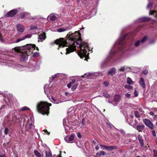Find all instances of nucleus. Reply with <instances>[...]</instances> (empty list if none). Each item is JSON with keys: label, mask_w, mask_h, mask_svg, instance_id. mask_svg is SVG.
Masks as SVG:
<instances>
[{"label": "nucleus", "mask_w": 157, "mask_h": 157, "mask_svg": "<svg viewBox=\"0 0 157 157\" xmlns=\"http://www.w3.org/2000/svg\"><path fill=\"white\" fill-rule=\"evenodd\" d=\"M135 115L137 118H139L140 117V115L139 114V112L136 111H134Z\"/></svg>", "instance_id": "c85d7f7f"}, {"label": "nucleus", "mask_w": 157, "mask_h": 157, "mask_svg": "<svg viewBox=\"0 0 157 157\" xmlns=\"http://www.w3.org/2000/svg\"><path fill=\"white\" fill-rule=\"evenodd\" d=\"M134 93L135 96V97H137L138 96V92L137 91H136V90H134Z\"/></svg>", "instance_id": "ea45409f"}, {"label": "nucleus", "mask_w": 157, "mask_h": 157, "mask_svg": "<svg viewBox=\"0 0 157 157\" xmlns=\"http://www.w3.org/2000/svg\"><path fill=\"white\" fill-rule=\"evenodd\" d=\"M51 105V103L48 104L46 102L41 101L37 104L36 108L40 113L43 115H48L49 113V107Z\"/></svg>", "instance_id": "f03ea898"}, {"label": "nucleus", "mask_w": 157, "mask_h": 157, "mask_svg": "<svg viewBox=\"0 0 157 157\" xmlns=\"http://www.w3.org/2000/svg\"><path fill=\"white\" fill-rule=\"evenodd\" d=\"M51 101L55 104H57L58 103L56 101V100L52 97H51L50 99Z\"/></svg>", "instance_id": "c756f323"}, {"label": "nucleus", "mask_w": 157, "mask_h": 157, "mask_svg": "<svg viewBox=\"0 0 157 157\" xmlns=\"http://www.w3.org/2000/svg\"><path fill=\"white\" fill-rule=\"evenodd\" d=\"M34 154L37 157H41V156H44L43 153L41 155V154L37 150H35L34 151Z\"/></svg>", "instance_id": "aec40b11"}, {"label": "nucleus", "mask_w": 157, "mask_h": 157, "mask_svg": "<svg viewBox=\"0 0 157 157\" xmlns=\"http://www.w3.org/2000/svg\"><path fill=\"white\" fill-rule=\"evenodd\" d=\"M143 122L147 126L151 129H154V126L151 121L147 119H144L143 120Z\"/></svg>", "instance_id": "7ed1b4c3"}, {"label": "nucleus", "mask_w": 157, "mask_h": 157, "mask_svg": "<svg viewBox=\"0 0 157 157\" xmlns=\"http://www.w3.org/2000/svg\"><path fill=\"white\" fill-rule=\"evenodd\" d=\"M65 94L67 96L68 94V93L67 92H66L65 93Z\"/></svg>", "instance_id": "69168bd1"}, {"label": "nucleus", "mask_w": 157, "mask_h": 157, "mask_svg": "<svg viewBox=\"0 0 157 157\" xmlns=\"http://www.w3.org/2000/svg\"><path fill=\"white\" fill-rule=\"evenodd\" d=\"M21 110L22 111H25L27 110H29V109L27 106H25L22 107Z\"/></svg>", "instance_id": "cd10ccee"}, {"label": "nucleus", "mask_w": 157, "mask_h": 157, "mask_svg": "<svg viewBox=\"0 0 157 157\" xmlns=\"http://www.w3.org/2000/svg\"><path fill=\"white\" fill-rule=\"evenodd\" d=\"M38 37V39L41 40V41H42V40H44L46 38V34L44 33H43L39 35Z\"/></svg>", "instance_id": "f8f14e48"}, {"label": "nucleus", "mask_w": 157, "mask_h": 157, "mask_svg": "<svg viewBox=\"0 0 157 157\" xmlns=\"http://www.w3.org/2000/svg\"><path fill=\"white\" fill-rule=\"evenodd\" d=\"M138 139L140 144L141 147H143L144 145V144L142 136L139 135L138 136Z\"/></svg>", "instance_id": "ddd939ff"}, {"label": "nucleus", "mask_w": 157, "mask_h": 157, "mask_svg": "<svg viewBox=\"0 0 157 157\" xmlns=\"http://www.w3.org/2000/svg\"><path fill=\"white\" fill-rule=\"evenodd\" d=\"M151 115L153 116L154 115V113L152 112H151L149 113Z\"/></svg>", "instance_id": "13d9d810"}, {"label": "nucleus", "mask_w": 157, "mask_h": 157, "mask_svg": "<svg viewBox=\"0 0 157 157\" xmlns=\"http://www.w3.org/2000/svg\"><path fill=\"white\" fill-rule=\"evenodd\" d=\"M152 134L154 136H156V133H155V130H152Z\"/></svg>", "instance_id": "a18cd8bd"}, {"label": "nucleus", "mask_w": 157, "mask_h": 157, "mask_svg": "<svg viewBox=\"0 0 157 157\" xmlns=\"http://www.w3.org/2000/svg\"><path fill=\"white\" fill-rule=\"evenodd\" d=\"M82 124H83V125H84L85 124V119H82Z\"/></svg>", "instance_id": "3c124183"}, {"label": "nucleus", "mask_w": 157, "mask_h": 157, "mask_svg": "<svg viewBox=\"0 0 157 157\" xmlns=\"http://www.w3.org/2000/svg\"><path fill=\"white\" fill-rule=\"evenodd\" d=\"M46 132H47V134H48V135H49L50 134V132H48L47 130L46 131Z\"/></svg>", "instance_id": "338daca9"}, {"label": "nucleus", "mask_w": 157, "mask_h": 157, "mask_svg": "<svg viewBox=\"0 0 157 157\" xmlns=\"http://www.w3.org/2000/svg\"><path fill=\"white\" fill-rule=\"evenodd\" d=\"M37 28V27L35 25H32L30 27V30H33L34 29H36Z\"/></svg>", "instance_id": "473e14b6"}, {"label": "nucleus", "mask_w": 157, "mask_h": 157, "mask_svg": "<svg viewBox=\"0 0 157 157\" xmlns=\"http://www.w3.org/2000/svg\"><path fill=\"white\" fill-rule=\"evenodd\" d=\"M67 29V28H61L57 29V31L59 32H62L66 31Z\"/></svg>", "instance_id": "4be33fe9"}, {"label": "nucleus", "mask_w": 157, "mask_h": 157, "mask_svg": "<svg viewBox=\"0 0 157 157\" xmlns=\"http://www.w3.org/2000/svg\"><path fill=\"white\" fill-rule=\"evenodd\" d=\"M28 56V54L26 53H22L21 56V61L24 62L27 59Z\"/></svg>", "instance_id": "0eeeda50"}, {"label": "nucleus", "mask_w": 157, "mask_h": 157, "mask_svg": "<svg viewBox=\"0 0 157 157\" xmlns=\"http://www.w3.org/2000/svg\"><path fill=\"white\" fill-rule=\"evenodd\" d=\"M115 102H119L121 100V97L118 94L115 95L113 98Z\"/></svg>", "instance_id": "2eb2a0df"}, {"label": "nucleus", "mask_w": 157, "mask_h": 157, "mask_svg": "<svg viewBox=\"0 0 157 157\" xmlns=\"http://www.w3.org/2000/svg\"><path fill=\"white\" fill-rule=\"evenodd\" d=\"M130 117L132 118H133V115H130Z\"/></svg>", "instance_id": "774afa93"}, {"label": "nucleus", "mask_w": 157, "mask_h": 157, "mask_svg": "<svg viewBox=\"0 0 157 157\" xmlns=\"http://www.w3.org/2000/svg\"><path fill=\"white\" fill-rule=\"evenodd\" d=\"M105 147V149L109 151H112L113 149H116L117 148V147L116 146H106Z\"/></svg>", "instance_id": "f3484780"}, {"label": "nucleus", "mask_w": 157, "mask_h": 157, "mask_svg": "<svg viewBox=\"0 0 157 157\" xmlns=\"http://www.w3.org/2000/svg\"><path fill=\"white\" fill-rule=\"evenodd\" d=\"M72 84L70 82L69 83H68L67 84V86L68 87V88H70L71 87Z\"/></svg>", "instance_id": "de8ad7c7"}, {"label": "nucleus", "mask_w": 157, "mask_h": 157, "mask_svg": "<svg viewBox=\"0 0 157 157\" xmlns=\"http://www.w3.org/2000/svg\"><path fill=\"white\" fill-rule=\"evenodd\" d=\"M101 155H106V153L103 151H100Z\"/></svg>", "instance_id": "e433bc0d"}, {"label": "nucleus", "mask_w": 157, "mask_h": 157, "mask_svg": "<svg viewBox=\"0 0 157 157\" xmlns=\"http://www.w3.org/2000/svg\"><path fill=\"white\" fill-rule=\"evenodd\" d=\"M75 136L73 135H71L70 136H66L64 138L65 140L67 143H69L70 141L73 140L74 139Z\"/></svg>", "instance_id": "423d86ee"}, {"label": "nucleus", "mask_w": 157, "mask_h": 157, "mask_svg": "<svg viewBox=\"0 0 157 157\" xmlns=\"http://www.w3.org/2000/svg\"><path fill=\"white\" fill-rule=\"evenodd\" d=\"M127 36V34H125L122 37V38L119 41V45L122 46L124 44L123 40L126 38Z\"/></svg>", "instance_id": "6ab92c4d"}, {"label": "nucleus", "mask_w": 157, "mask_h": 157, "mask_svg": "<svg viewBox=\"0 0 157 157\" xmlns=\"http://www.w3.org/2000/svg\"><path fill=\"white\" fill-rule=\"evenodd\" d=\"M36 47V45L35 44H29L27 45L25 48L26 50H30L32 52L33 51V48Z\"/></svg>", "instance_id": "6e6552de"}, {"label": "nucleus", "mask_w": 157, "mask_h": 157, "mask_svg": "<svg viewBox=\"0 0 157 157\" xmlns=\"http://www.w3.org/2000/svg\"><path fill=\"white\" fill-rule=\"evenodd\" d=\"M36 49L37 50V51H39V49L37 47H36H36H35V48H33V50H35V49Z\"/></svg>", "instance_id": "bf43d9fd"}, {"label": "nucleus", "mask_w": 157, "mask_h": 157, "mask_svg": "<svg viewBox=\"0 0 157 157\" xmlns=\"http://www.w3.org/2000/svg\"><path fill=\"white\" fill-rule=\"evenodd\" d=\"M154 156V157H157V151L156 150H153Z\"/></svg>", "instance_id": "72a5a7b5"}, {"label": "nucleus", "mask_w": 157, "mask_h": 157, "mask_svg": "<svg viewBox=\"0 0 157 157\" xmlns=\"http://www.w3.org/2000/svg\"><path fill=\"white\" fill-rule=\"evenodd\" d=\"M125 96H126V97H127V98H129L130 97V94H128V93H126L125 94Z\"/></svg>", "instance_id": "09e8293b"}, {"label": "nucleus", "mask_w": 157, "mask_h": 157, "mask_svg": "<svg viewBox=\"0 0 157 157\" xmlns=\"http://www.w3.org/2000/svg\"><path fill=\"white\" fill-rule=\"evenodd\" d=\"M140 20L142 22H144L149 21L151 20V19L147 17H144L141 18Z\"/></svg>", "instance_id": "4468645a"}, {"label": "nucleus", "mask_w": 157, "mask_h": 157, "mask_svg": "<svg viewBox=\"0 0 157 157\" xmlns=\"http://www.w3.org/2000/svg\"><path fill=\"white\" fill-rule=\"evenodd\" d=\"M124 87L128 89V90H130L132 89V86L129 85H126L124 86Z\"/></svg>", "instance_id": "a878e982"}, {"label": "nucleus", "mask_w": 157, "mask_h": 157, "mask_svg": "<svg viewBox=\"0 0 157 157\" xmlns=\"http://www.w3.org/2000/svg\"><path fill=\"white\" fill-rule=\"evenodd\" d=\"M144 128V125H138L136 126V129L139 132L141 131V130H143Z\"/></svg>", "instance_id": "a211bd4d"}, {"label": "nucleus", "mask_w": 157, "mask_h": 157, "mask_svg": "<svg viewBox=\"0 0 157 157\" xmlns=\"http://www.w3.org/2000/svg\"><path fill=\"white\" fill-rule=\"evenodd\" d=\"M96 155H98L99 156H101V154L100 152V153H97L96 154Z\"/></svg>", "instance_id": "052dcab7"}, {"label": "nucleus", "mask_w": 157, "mask_h": 157, "mask_svg": "<svg viewBox=\"0 0 157 157\" xmlns=\"http://www.w3.org/2000/svg\"><path fill=\"white\" fill-rule=\"evenodd\" d=\"M80 36V33L77 31L71 34L68 33L67 36L68 39V40H71L72 41V43H68V42L64 40L63 38H60L56 40L55 41V43L57 45H59V47L68 46L66 49V54H69L76 50V45H79L80 48V51L78 52V55L81 58L83 57H86L87 56V49L88 47L87 44L86 43H81V38Z\"/></svg>", "instance_id": "f257e3e1"}, {"label": "nucleus", "mask_w": 157, "mask_h": 157, "mask_svg": "<svg viewBox=\"0 0 157 157\" xmlns=\"http://www.w3.org/2000/svg\"><path fill=\"white\" fill-rule=\"evenodd\" d=\"M46 153L45 157H52V154L50 151H45Z\"/></svg>", "instance_id": "b1692460"}, {"label": "nucleus", "mask_w": 157, "mask_h": 157, "mask_svg": "<svg viewBox=\"0 0 157 157\" xmlns=\"http://www.w3.org/2000/svg\"><path fill=\"white\" fill-rule=\"evenodd\" d=\"M14 49L15 51H16L17 52H19L20 51V49L18 47H15Z\"/></svg>", "instance_id": "79ce46f5"}, {"label": "nucleus", "mask_w": 157, "mask_h": 157, "mask_svg": "<svg viewBox=\"0 0 157 157\" xmlns=\"http://www.w3.org/2000/svg\"><path fill=\"white\" fill-rule=\"evenodd\" d=\"M0 40L1 41H3V40L2 38V36L1 34H0Z\"/></svg>", "instance_id": "6e6d98bb"}, {"label": "nucleus", "mask_w": 157, "mask_h": 157, "mask_svg": "<svg viewBox=\"0 0 157 157\" xmlns=\"http://www.w3.org/2000/svg\"><path fill=\"white\" fill-rule=\"evenodd\" d=\"M127 83L129 84H131L133 83V82L132 81V79L129 77L127 78Z\"/></svg>", "instance_id": "393cba45"}, {"label": "nucleus", "mask_w": 157, "mask_h": 157, "mask_svg": "<svg viewBox=\"0 0 157 157\" xmlns=\"http://www.w3.org/2000/svg\"><path fill=\"white\" fill-rule=\"evenodd\" d=\"M56 77V75H54L53 76H52V80H53Z\"/></svg>", "instance_id": "603ef678"}, {"label": "nucleus", "mask_w": 157, "mask_h": 157, "mask_svg": "<svg viewBox=\"0 0 157 157\" xmlns=\"http://www.w3.org/2000/svg\"><path fill=\"white\" fill-rule=\"evenodd\" d=\"M149 13L150 15H154L155 14L154 16L157 18V11H150Z\"/></svg>", "instance_id": "5701e85b"}, {"label": "nucleus", "mask_w": 157, "mask_h": 157, "mask_svg": "<svg viewBox=\"0 0 157 157\" xmlns=\"http://www.w3.org/2000/svg\"><path fill=\"white\" fill-rule=\"evenodd\" d=\"M103 96L106 98H108L109 97V95L107 94H104Z\"/></svg>", "instance_id": "37998d69"}, {"label": "nucleus", "mask_w": 157, "mask_h": 157, "mask_svg": "<svg viewBox=\"0 0 157 157\" xmlns=\"http://www.w3.org/2000/svg\"><path fill=\"white\" fill-rule=\"evenodd\" d=\"M13 118H16V119H17V116H16L15 114H13Z\"/></svg>", "instance_id": "4d7b16f0"}, {"label": "nucleus", "mask_w": 157, "mask_h": 157, "mask_svg": "<svg viewBox=\"0 0 157 157\" xmlns=\"http://www.w3.org/2000/svg\"><path fill=\"white\" fill-rule=\"evenodd\" d=\"M139 83L143 88H145L146 85L145 83L144 80L143 78L142 77L140 78L139 81Z\"/></svg>", "instance_id": "9b49d317"}, {"label": "nucleus", "mask_w": 157, "mask_h": 157, "mask_svg": "<svg viewBox=\"0 0 157 157\" xmlns=\"http://www.w3.org/2000/svg\"><path fill=\"white\" fill-rule=\"evenodd\" d=\"M93 75V74H91V73H90V74H88V77H92V76Z\"/></svg>", "instance_id": "5fc2aeb1"}, {"label": "nucleus", "mask_w": 157, "mask_h": 157, "mask_svg": "<svg viewBox=\"0 0 157 157\" xmlns=\"http://www.w3.org/2000/svg\"><path fill=\"white\" fill-rule=\"evenodd\" d=\"M152 6V4L151 2H150L148 4L147 6V8H151V7Z\"/></svg>", "instance_id": "f704fd0d"}, {"label": "nucleus", "mask_w": 157, "mask_h": 157, "mask_svg": "<svg viewBox=\"0 0 157 157\" xmlns=\"http://www.w3.org/2000/svg\"><path fill=\"white\" fill-rule=\"evenodd\" d=\"M140 41L138 40L137 41L135 44V46L136 47H138L140 44Z\"/></svg>", "instance_id": "c9c22d12"}, {"label": "nucleus", "mask_w": 157, "mask_h": 157, "mask_svg": "<svg viewBox=\"0 0 157 157\" xmlns=\"http://www.w3.org/2000/svg\"><path fill=\"white\" fill-rule=\"evenodd\" d=\"M25 17H27V19H29L33 20L34 19V17L31 16L30 13L28 12H25L21 14V18L23 19Z\"/></svg>", "instance_id": "39448f33"}, {"label": "nucleus", "mask_w": 157, "mask_h": 157, "mask_svg": "<svg viewBox=\"0 0 157 157\" xmlns=\"http://www.w3.org/2000/svg\"><path fill=\"white\" fill-rule=\"evenodd\" d=\"M54 157H62L61 156V154H60V155H59V157H58V156H57L56 155H54Z\"/></svg>", "instance_id": "e2e57ef3"}, {"label": "nucleus", "mask_w": 157, "mask_h": 157, "mask_svg": "<svg viewBox=\"0 0 157 157\" xmlns=\"http://www.w3.org/2000/svg\"><path fill=\"white\" fill-rule=\"evenodd\" d=\"M77 135L78 137L79 138H81L82 136L80 133H79V132L77 134Z\"/></svg>", "instance_id": "49530a36"}, {"label": "nucleus", "mask_w": 157, "mask_h": 157, "mask_svg": "<svg viewBox=\"0 0 157 157\" xmlns=\"http://www.w3.org/2000/svg\"><path fill=\"white\" fill-rule=\"evenodd\" d=\"M78 84V83L75 84L71 87V89L73 91L75 90L77 88Z\"/></svg>", "instance_id": "bb28decb"}, {"label": "nucleus", "mask_w": 157, "mask_h": 157, "mask_svg": "<svg viewBox=\"0 0 157 157\" xmlns=\"http://www.w3.org/2000/svg\"><path fill=\"white\" fill-rule=\"evenodd\" d=\"M48 18H49L52 21H54L56 20V16L54 15L51 14L48 17Z\"/></svg>", "instance_id": "412c9836"}, {"label": "nucleus", "mask_w": 157, "mask_h": 157, "mask_svg": "<svg viewBox=\"0 0 157 157\" xmlns=\"http://www.w3.org/2000/svg\"><path fill=\"white\" fill-rule=\"evenodd\" d=\"M8 129L7 128H6L4 130V133L5 134L7 135L8 134Z\"/></svg>", "instance_id": "4c0bfd02"}, {"label": "nucleus", "mask_w": 157, "mask_h": 157, "mask_svg": "<svg viewBox=\"0 0 157 157\" xmlns=\"http://www.w3.org/2000/svg\"><path fill=\"white\" fill-rule=\"evenodd\" d=\"M125 69V67H121L119 69V70L120 71H124Z\"/></svg>", "instance_id": "58836bf2"}, {"label": "nucleus", "mask_w": 157, "mask_h": 157, "mask_svg": "<svg viewBox=\"0 0 157 157\" xmlns=\"http://www.w3.org/2000/svg\"><path fill=\"white\" fill-rule=\"evenodd\" d=\"M104 84L106 86H107L109 85V83L106 81H105L104 82Z\"/></svg>", "instance_id": "c03bdc74"}, {"label": "nucleus", "mask_w": 157, "mask_h": 157, "mask_svg": "<svg viewBox=\"0 0 157 157\" xmlns=\"http://www.w3.org/2000/svg\"><path fill=\"white\" fill-rule=\"evenodd\" d=\"M142 73L144 75H146L148 73V70L147 69H145L143 70L142 71Z\"/></svg>", "instance_id": "7c9ffc66"}, {"label": "nucleus", "mask_w": 157, "mask_h": 157, "mask_svg": "<svg viewBox=\"0 0 157 157\" xmlns=\"http://www.w3.org/2000/svg\"><path fill=\"white\" fill-rule=\"evenodd\" d=\"M75 79H73L71 80V81L70 82V83H71L72 84H73V83H75Z\"/></svg>", "instance_id": "8fccbe9b"}, {"label": "nucleus", "mask_w": 157, "mask_h": 157, "mask_svg": "<svg viewBox=\"0 0 157 157\" xmlns=\"http://www.w3.org/2000/svg\"><path fill=\"white\" fill-rule=\"evenodd\" d=\"M31 36V35L30 34H27V35H26L21 38H19L17 39L16 40V42L18 43V42H19L23 40L26 38H30Z\"/></svg>", "instance_id": "9d476101"}, {"label": "nucleus", "mask_w": 157, "mask_h": 157, "mask_svg": "<svg viewBox=\"0 0 157 157\" xmlns=\"http://www.w3.org/2000/svg\"><path fill=\"white\" fill-rule=\"evenodd\" d=\"M17 31L20 32H23L24 30L23 26L20 24L17 25Z\"/></svg>", "instance_id": "1a4fd4ad"}, {"label": "nucleus", "mask_w": 157, "mask_h": 157, "mask_svg": "<svg viewBox=\"0 0 157 157\" xmlns=\"http://www.w3.org/2000/svg\"><path fill=\"white\" fill-rule=\"evenodd\" d=\"M115 71L116 69L114 68H112L109 71L108 74L112 76L113 74L115 73Z\"/></svg>", "instance_id": "dca6fc26"}, {"label": "nucleus", "mask_w": 157, "mask_h": 157, "mask_svg": "<svg viewBox=\"0 0 157 157\" xmlns=\"http://www.w3.org/2000/svg\"><path fill=\"white\" fill-rule=\"evenodd\" d=\"M92 142L94 144H96V142L94 140H93L92 141Z\"/></svg>", "instance_id": "0e129e2a"}, {"label": "nucleus", "mask_w": 157, "mask_h": 157, "mask_svg": "<svg viewBox=\"0 0 157 157\" xmlns=\"http://www.w3.org/2000/svg\"><path fill=\"white\" fill-rule=\"evenodd\" d=\"M95 149L97 150H98L99 149V147L98 146H97L95 147Z\"/></svg>", "instance_id": "680f3d73"}, {"label": "nucleus", "mask_w": 157, "mask_h": 157, "mask_svg": "<svg viewBox=\"0 0 157 157\" xmlns=\"http://www.w3.org/2000/svg\"><path fill=\"white\" fill-rule=\"evenodd\" d=\"M147 39V37L146 36H144L143 37V38L142 39L141 41L142 42H144L145 41L146 39Z\"/></svg>", "instance_id": "a19ab883"}, {"label": "nucleus", "mask_w": 157, "mask_h": 157, "mask_svg": "<svg viewBox=\"0 0 157 157\" xmlns=\"http://www.w3.org/2000/svg\"><path fill=\"white\" fill-rule=\"evenodd\" d=\"M100 146L102 147H103V148H104V149H106V147H106V146H105V145H101V144H100Z\"/></svg>", "instance_id": "864d4df0"}, {"label": "nucleus", "mask_w": 157, "mask_h": 157, "mask_svg": "<svg viewBox=\"0 0 157 157\" xmlns=\"http://www.w3.org/2000/svg\"><path fill=\"white\" fill-rule=\"evenodd\" d=\"M39 53L38 52H36L33 54V56L35 57H37L39 56Z\"/></svg>", "instance_id": "2f4dec72"}, {"label": "nucleus", "mask_w": 157, "mask_h": 157, "mask_svg": "<svg viewBox=\"0 0 157 157\" xmlns=\"http://www.w3.org/2000/svg\"><path fill=\"white\" fill-rule=\"evenodd\" d=\"M17 12V9H14L8 12L5 16L6 17H13L16 14Z\"/></svg>", "instance_id": "20e7f679"}]
</instances>
